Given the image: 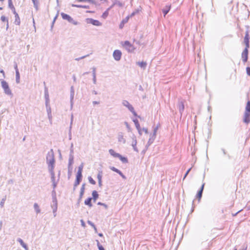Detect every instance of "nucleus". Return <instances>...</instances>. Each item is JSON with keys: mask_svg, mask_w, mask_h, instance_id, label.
Segmentation results:
<instances>
[{"mask_svg": "<svg viewBox=\"0 0 250 250\" xmlns=\"http://www.w3.org/2000/svg\"><path fill=\"white\" fill-rule=\"evenodd\" d=\"M117 139L118 142L125 144L126 143V139L125 138L124 133L119 132L117 134Z\"/></svg>", "mask_w": 250, "mask_h": 250, "instance_id": "obj_7", "label": "nucleus"}, {"mask_svg": "<svg viewBox=\"0 0 250 250\" xmlns=\"http://www.w3.org/2000/svg\"><path fill=\"white\" fill-rule=\"evenodd\" d=\"M80 181L76 180L74 185V189H75V188L80 184Z\"/></svg>", "mask_w": 250, "mask_h": 250, "instance_id": "obj_51", "label": "nucleus"}, {"mask_svg": "<svg viewBox=\"0 0 250 250\" xmlns=\"http://www.w3.org/2000/svg\"><path fill=\"white\" fill-rule=\"evenodd\" d=\"M62 18L63 20H67L69 22L72 23L73 24L75 25H77L79 24V22L75 21L71 17H70L69 15L65 14L64 13H62L61 14Z\"/></svg>", "mask_w": 250, "mask_h": 250, "instance_id": "obj_3", "label": "nucleus"}, {"mask_svg": "<svg viewBox=\"0 0 250 250\" xmlns=\"http://www.w3.org/2000/svg\"><path fill=\"white\" fill-rule=\"evenodd\" d=\"M82 179V173L77 172L76 175V180L81 181Z\"/></svg>", "mask_w": 250, "mask_h": 250, "instance_id": "obj_33", "label": "nucleus"}, {"mask_svg": "<svg viewBox=\"0 0 250 250\" xmlns=\"http://www.w3.org/2000/svg\"><path fill=\"white\" fill-rule=\"evenodd\" d=\"M0 19H1V20L2 21H3V22L6 21V22H8V19H7L6 17H5L4 16H2L1 17V18H0Z\"/></svg>", "mask_w": 250, "mask_h": 250, "instance_id": "obj_50", "label": "nucleus"}, {"mask_svg": "<svg viewBox=\"0 0 250 250\" xmlns=\"http://www.w3.org/2000/svg\"><path fill=\"white\" fill-rule=\"evenodd\" d=\"M87 223H88L89 225H90L92 227H93V229H94L95 231L96 232H97V228H96V227H95V225L94 224V223H92L91 221H89V220H88V221H87Z\"/></svg>", "mask_w": 250, "mask_h": 250, "instance_id": "obj_37", "label": "nucleus"}, {"mask_svg": "<svg viewBox=\"0 0 250 250\" xmlns=\"http://www.w3.org/2000/svg\"><path fill=\"white\" fill-rule=\"evenodd\" d=\"M247 73L249 76H250V67H247L246 68Z\"/></svg>", "mask_w": 250, "mask_h": 250, "instance_id": "obj_60", "label": "nucleus"}, {"mask_svg": "<svg viewBox=\"0 0 250 250\" xmlns=\"http://www.w3.org/2000/svg\"><path fill=\"white\" fill-rule=\"evenodd\" d=\"M60 174H61V172H60V171H59V173H58V180H57V181H58V180H59V179L60 176ZM57 183H58V182H55L52 183V186H53V189H55V188H56Z\"/></svg>", "mask_w": 250, "mask_h": 250, "instance_id": "obj_36", "label": "nucleus"}, {"mask_svg": "<svg viewBox=\"0 0 250 250\" xmlns=\"http://www.w3.org/2000/svg\"><path fill=\"white\" fill-rule=\"evenodd\" d=\"M91 200H92V198H88L86 200H85L84 204L86 205H87L89 207H91L92 206V204H91Z\"/></svg>", "mask_w": 250, "mask_h": 250, "instance_id": "obj_25", "label": "nucleus"}, {"mask_svg": "<svg viewBox=\"0 0 250 250\" xmlns=\"http://www.w3.org/2000/svg\"><path fill=\"white\" fill-rule=\"evenodd\" d=\"M44 97L45 99V105H49V97L48 90L46 88L45 89Z\"/></svg>", "mask_w": 250, "mask_h": 250, "instance_id": "obj_15", "label": "nucleus"}, {"mask_svg": "<svg viewBox=\"0 0 250 250\" xmlns=\"http://www.w3.org/2000/svg\"><path fill=\"white\" fill-rule=\"evenodd\" d=\"M245 112H250V101H248L247 102L245 108Z\"/></svg>", "mask_w": 250, "mask_h": 250, "instance_id": "obj_35", "label": "nucleus"}, {"mask_svg": "<svg viewBox=\"0 0 250 250\" xmlns=\"http://www.w3.org/2000/svg\"><path fill=\"white\" fill-rule=\"evenodd\" d=\"M170 9V6H169V5H167L165 8L163 9L162 11L164 13V17H165L166 14H167V13L169 12Z\"/></svg>", "mask_w": 250, "mask_h": 250, "instance_id": "obj_21", "label": "nucleus"}, {"mask_svg": "<svg viewBox=\"0 0 250 250\" xmlns=\"http://www.w3.org/2000/svg\"><path fill=\"white\" fill-rule=\"evenodd\" d=\"M248 56V50H247V49H245L242 53V60L244 62H245L247 61Z\"/></svg>", "mask_w": 250, "mask_h": 250, "instance_id": "obj_13", "label": "nucleus"}, {"mask_svg": "<svg viewBox=\"0 0 250 250\" xmlns=\"http://www.w3.org/2000/svg\"><path fill=\"white\" fill-rule=\"evenodd\" d=\"M133 122L135 124V126L137 129H139L140 128V126L139 123L137 119L133 120Z\"/></svg>", "mask_w": 250, "mask_h": 250, "instance_id": "obj_38", "label": "nucleus"}, {"mask_svg": "<svg viewBox=\"0 0 250 250\" xmlns=\"http://www.w3.org/2000/svg\"><path fill=\"white\" fill-rule=\"evenodd\" d=\"M46 162L48 166V169H54L55 158L54 154L52 149H50L47 153Z\"/></svg>", "mask_w": 250, "mask_h": 250, "instance_id": "obj_1", "label": "nucleus"}, {"mask_svg": "<svg viewBox=\"0 0 250 250\" xmlns=\"http://www.w3.org/2000/svg\"><path fill=\"white\" fill-rule=\"evenodd\" d=\"M178 108L180 113L182 114L184 110V104L182 102H179L178 104Z\"/></svg>", "mask_w": 250, "mask_h": 250, "instance_id": "obj_19", "label": "nucleus"}, {"mask_svg": "<svg viewBox=\"0 0 250 250\" xmlns=\"http://www.w3.org/2000/svg\"><path fill=\"white\" fill-rule=\"evenodd\" d=\"M122 104L126 107L128 110L131 112L134 116H137V114L135 111L133 107L126 100H123L122 101Z\"/></svg>", "mask_w": 250, "mask_h": 250, "instance_id": "obj_4", "label": "nucleus"}, {"mask_svg": "<svg viewBox=\"0 0 250 250\" xmlns=\"http://www.w3.org/2000/svg\"><path fill=\"white\" fill-rule=\"evenodd\" d=\"M85 184H83L82 186V187L81 188L80 193V198H82L83 195V193L84 192V189H85Z\"/></svg>", "mask_w": 250, "mask_h": 250, "instance_id": "obj_24", "label": "nucleus"}, {"mask_svg": "<svg viewBox=\"0 0 250 250\" xmlns=\"http://www.w3.org/2000/svg\"><path fill=\"white\" fill-rule=\"evenodd\" d=\"M73 121V114H72L71 116V121H70V126H69V128H70V129H72Z\"/></svg>", "mask_w": 250, "mask_h": 250, "instance_id": "obj_52", "label": "nucleus"}, {"mask_svg": "<svg viewBox=\"0 0 250 250\" xmlns=\"http://www.w3.org/2000/svg\"><path fill=\"white\" fill-rule=\"evenodd\" d=\"M142 131H144L146 134H147L148 133L147 129L146 128H143V129H142Z\"/></svg>", "mask_w": 250, "mask_h": 250, "instance_id": "obj_64", "label": "nucleus"}, {"mask_svg": "<svg viewBox=\"0 0 250 250\" xmlns=\"http://www.w3.org/2000/svg\"><path fill=\"white\" fill-rule=\"evenodd\" d=\"M46 111L47 113V114H49L51 113V107L49 105H46Z\"/></svg>", "mask_w": 250, "mask_h": 250, "instance_id": "obj_41", "label": "nucleus"}, {"mask_svg": "<svg viewBox=\"0 0 250 250\" xmlns=\"http://www.w3.org/2000/svg\"><path fill=\"white\" fill-rule=\"evenodd\" d=\"M20 76L19 71H17L16 72V81L17 83H20Z\"/></svg>", "mask_w": 250, "mask_h": 250, "instance_id": "obj_31", "label": "nucleus"}, {"mask_svg": "<svg viewBox=\"0 0 250 250\" xmlns=\"http://www.w3.org/2000/svg\"><path fill=\"white\" fill-rule=\"evenodd\" d=\"M118 158L124 163H126L128 162L127 159L126 157H123L120 154Z\"/></svg>", "mask_w": 250, "mask_h": 250, "instance_id": "obj_29", "label": "nucleus"}, {"mask_svg": "<svg viewBox=\"0 0 250 250\" xmlns=\"http://www.w3.org/2000/svg\"><path fill=\"white\" fill-rule=\"evenodd\" d=\"M119 174L124 179H126V177L123 174V173L120 171V172L119 173Z\"/></svg>", "mask_w": 250, "mask_h": 250, "instance_id": "obj_59", "label": "nucleus"}, {"mask_svg": "<svg viewBox=\"0 0 250 250\" xmlns=\"http://www.w3.org/2000/svg\"><path fill=\"white\" fill-rule=\"evenodd\" d=\"M108 15V12L107 11H105V12H104L102 15V17L104 18H105Z\"/></svg>", "mask_w": 250, "mask_h": 250, "instance_id": "obj_58", "label": "nucleus"}, {"mask_svg": "<svg viewBox=\"0 0 250 250\" xmlns=\"http://www.w3.org/2000/svg\"><path fill=\"white\" fill-rule=\"evenodd\" d=\"M74 97V90L73 86L71 87L70 89V106L71 108H72L73 105V99Z\"/></svg>", "mask_w": 250, "mask_h": 250, "instance_id": "obj_12", "label": "nucleus"}, {"mask_svg": "<svg viewBox=\"0 0 250 250\" xmlns=\"http://www.w3.org/2000/svg\"><path fill=\"white\" fill-rule=\"evenodd\" d=\"M103 176V171H99V172L97 175V179L98 181H102Z\"/></svg>", "mask_w": 250, "mask_h": 250, "instance_id": "obj_34", "label": "nucleus"}, {"mask_svg": "<svg viewBox=\"0 0 250 250\" xmlns=\"http://www.w3.org/2000/svg\"><path fill=\"white\" fill-rule=\"evenodd\" d=\"M123 46L129 52H133L135 49L134 46L128 41L125 42Z\"/></svg>", "mask_w": 250, "mask_h": 250, "instance_id": "obj_6", "label": "nucleus"}, {"mask_svg": "<svg viewBox=\"0 0 250 250\" xmlns=\"http://www.w3.org/2000/svg\"><path fill=\"white\" fill-rule=\"evenodd\" d=\"M71 6L72 7L83 8H85V9L88 8V6H86V5H77V4H72L71 5Z\"/></svg>", "mask_w": 250, "mask_h": 250, "instance_id": "obj_30", "label": "nucleus"}, {"mask_svg": "<svg viewBox=\"0 0 250 250\" xmlns=\"http://www.w3.org/2000/svg\"><path fill=\"white\" fill-rule=\"evenodd\" d=\"M92 76H93V82L94 84H96V68H92Z\"/></svg>", "mask_w": 250, "mask_h": 250, "instance_id": "obj_22", "label": "nucleus"}, {"mask_svg": "<svg viewBox=\"0 0 250 250\" xmlns=\"http://www.w3.org/2000/svg\"><path fill=\"white\" fill-rule=\"evenodd\" d=\"M243 122L247 124L250 123V112H245Z\"/></svg>", "mask_w": 250, "mask_h": 250, "instance_id": "obj_11", "label": "nucleus"}, {"mask_svg": "<svg viewBox=\"0 0 250 250\" xmlns=\"http://www.w3.org/2000/svg\"><path fill=\"white\" fill-rule=\"evenodd\" d=\"M122 56V52L119 50H115L113 53V56L114 59L118 61L120 60Z\"/></svg>", "mask_w": 250, "mask_h": 250, "instance_id": "obj_10", "label": "nucleus"}, {"mask_svg": "<svg viewBox=\"0 0 250 250\" xmlns=\"http://www.w3.org/2000/svg\"><path fill=\"white\" fill-rule=\"evenodd\" d=\"M74 156L72 154H70L69 157L68 162V170L70 172V170L72 169L71 166L73 164Z\"/></svg>", "mask_w": 250, "mask_h": 250, "instance_id": "obj_14", "label": "nucleus"}, {"mask_svg": "<svg viewBox=\"0 0 250 250\" xmlns=\"http://www.w3.org/2000/svg\"><path fill=\"white\" fill-rule=\"evenodd\" d=\"M86 22L87 23H90L95 26H101V23L98 20H94L91 18H87L86 19Z\"/></svg>", "mask_w": 250, "mask_h": 250, "instance_id": "obj_8", "label": "nucleus"}, {"mask_svg": "<svg viewBox=\"0 0 250 250\" xmlns=\"http://www.w3.org/2000/svg\"><path fill=\"white\" fill-rule=\"evenodd\" d=\"M88 181L90 183H91V184L92 185H95L96 184V182L95 181L92 179V178L91 177H89L88 178Z\"/></svg>", "mask_w": 250, "mask_h": 250, "instance_id": "obj_42", "label": "nucleus"}, {"mask_svg": "<svg viewBox=\"0 0 250 250\" xmlns=\"http://www.w3.org/2000/svg\"><path fill=\"white\" fill-rule=\"evenodd\" d=\"M109 168H110V169L111 170H112V171H114V172H117V173H118V174H119V173L120 172V171H121L120 170H119L118 169L116 168V167H109Z\"/></svg>", "mask_w": 250, "mask_h": 250, "instance_id": "obj_39", "label": "nucleus"}, {"mask_svg": "<svg viewBox=\"0 0 250 250\" xmlns=\"http://www.w3.org/2000/svg\"><path fill=\"white\" fill-rule=\"evenodd\" d=\"M109 154L115 158H118L120 156V154L116 152L113 149H110L109 150Z\"/></svg>", "mask_w": 250, "mask_h": 250, "instance_id": "obj_18", "label": "nucleus"}, {"mask_svg": "<svg viewBox=\"0 0 250 250\" xmlns=\"http://www.w3.org/2000/svg\"><path fill=\"white\" fill-rule=\"evenodd\" d=\"M34 208L35 212H36L37 214H38L41 212V209L40 208V207L37 203H34Z\"/></svg>", "mask_w": 250, "mask_h": 250, "instance_id": "obj_23", "label": "nucleus"}, {"mask_svg": "<svg viewBox=\"0 0 250 250\" xmlns=\"http://www.w3.org/2000/svg\"><path fill=\"white\" fill-rule=\"evenodd\" d=\"M48 171L51 175V179L52 183L57 182L55 180V172L54 171V169H49Z\"/></svg>", "mask_w": 250, "mask_h": 250, "instance_id": "obj_17", "label": "nucleus"}, {"mask_svg": "<svg viewBox=\"0 0 250 250\" xmlns=\"http://www.w3.org/2000/svg\"><path fill=\"white\" fill-rule=\"evenodd\" d=\"M137 64L139 65V66L143 68H145L146 66V63L144 62H138Z\"/></svg>", "mask_w": 250, "mask_h": 250, "instance_id": "obj_32", "label": "nucleus"}, {"mask_svg": "<svg viewBox=\"0 0 250 250\" xmlns=\"http://www.w3.org/2000/svg\"><path fill=\"white\" fill-rule=\"evenodd\" d=\"M47 115H48V118L50 123L51 124L52 123V114L51 113L49 114H47Z\"/></svg>", "mask_w": 250, "mask_h": 250, "instance_id": "obj_57", "label": "nucleus"}, {"mask_svg": "<svg viewBox=\"0 0 250 250\" xmlns=\"http://www.w3.org/2000/svg\"><path fill=\"white\" fill-rule=\"evenodd\" d=\"M140 10L139 9L135 10L134 11H133L130 15H129L130 17H132L134 16L135 15H136L137 13H138L139 12Z\"/></svg>", "mask_w": 250, "mask_h": 250, "instance_id": "obj_44", "label": "nucleus"}, {"mask_svg": "<svg viewBox=\"0 0 250 250\" xmlns=\"http://www.w3.org/2000/svg\"><path fill=\"white\" fill-rule=\"evenodd\" d=\"M5 201V198H3L1 200V201L0 203V206L1 208H2L3 207Z\"/></svg>", "mask_w": 250, "mask_h": 250, "instance_id": "obj_53", "label": "nucleus"}, {"mask_svg": "<svg viewBox=\"0 0 250 250\" xmlns=\"http://www.w3.org/2000/svg\"><path fill=\"white\" fill-rule=\"evenodd\" d=\"M125 125L127 129V130H128V132H130L131 131V128L130 126V125H129V124L127 123V122H125Z\"/></svg>", "mask_w": 250, "mask_h": 250, "instance_id": "obj_48", "label": "nucleus"}, {"mask_svg": "<svg viewBox=\"0 0 250 250\" xmlns=\"http://www.w3.org/2000/svg\"><path fill=\"white\" fill-rule=\"evenodd\" d=\"M34 7L37 10L38 9V1L37 0H34V1H32Z\"/></svg>", "mask_w": 250, "mask_h": 250, "instance_id": "obj_47", "label": "nucleus"}, {"mask_svg": "<svg viewBox=\"0 0 250 250\" xmlns=\"http://www.w3.org/2000/svg\"><path fill=\"white\" fill-rule=\"evenodd\" d=\"M130 137H131V146H132L133 150L135 151L138 152V149L136 146L137 143L136 137L134 134H132V136H130Z\"/></svg>", "mask_w": 250, "mask_h": 250, "instance_id": "obj_5", "label": "nucleus"}, {"mask_svg": "<svg viewBox=\"0 0 250 250\" xmlns=\"http://www.w3.org/2000/svg\"><path fill=\"white\" fill-rule=\"evenodd\" d=\"M1 85L5 94L7 95H12L8 83L4 80L1 81Z\"/></svg>", "mask_w": 250, "mask_h": 250, "instance_id": "obj_2", "label": "nucleus"}, {"mask_svg": "<svg viewBox=\"0 0 250 250\" xmlns=\"http://www.w3.org/2000/svg\"><path fill=\"white\" fill-rule=\"evenodd\" d=\"M83 163L81 164V165L78 167V170L77 172L82 173L83 169Z\"/></svg>", "mask_w": 250, "mask_h": 250, "instance_id": "obj_43", "label": "nucleus"}, {"mask_svg": "<svg viewBox=\"0 0 250 250\" xmlns=\"http://www.w3.org/2000/svg\"><path fill=\"white\" fill-rule=\"evenodd\" d=\"M81 225L82 226V227H83V228H85V224L83 220H81Z\"/></svg>", "mask_w": 250, "mask_h": 250, "instance_id": "obj_62", "label": "nucleus"}, {"mask_svg": "<svg viewBox=\"0 0 250 250\" xmlns=\"http://www.w3.org/2000/svg\"><path fill=\"white\" fill-rule=\"evenodd\" d=\"M156 134H155V133H152L150 135V138L154 140L155 138H156Z\"/></svg>", "mask_w": 250, "mask_h": 250, "instance_id": "obj_55", "label": "nucleus"}, {"mask_svg": "<svg viewBox=\"0 0 250 250\" xmlns=\"http://www.w3.org/2000/svg\"><path fill=\"white\" fill-rule=\"evenodd\" d=\"M98 205H101V206H104L105 208H107V206L104 204V203H101V202H98Z\"/></svg>", "mask_w": 250, "mask_h": 250, "instance_id": "obj_56", "label": "nucleus"}, {"mask_svg": "<svg viewBox=\"0 0 250 250\" xmlns=\"http://www.w3.org/2000/svg\"><path fill=\"white\" fill-rule=\"evenodd\" d=\"M154 141V140H153L151 139L150 138H149V140L146 145V147H147L148 146H149L150 145H151L153 143Z\"/></svg>", "mask_w": 250, "mask_h": 250, "instance_id": "obj_49", "label": "nucleus"}, {"mask_svg": "<svg viewBox=\"0 0 250 250\" xmlns=\"http://www.w3.org/2000/svg\"><path fill=\"white\" fill-rule=\"evenodd\" d=\"M17 241L20 243L21 245L25 249V250H28V248L27 245L24 243V242L21 238H18Z\"/></svg>", "mask_w": 250, "mask_h": 250, "instance_id": "obj_16", "label": "nucleus"}, {"mask_svg": "<svg viewBox=\"0 0 250 250\" xmlns=\"http://www.w3.org/2000/svg\"><path fill=\"white\" fill-rule=\"evenodd\" d=\"M92 195L93 196V199L94 200V201L95 202L98 197V194L97 192L95 190L93 191Z\"/></svg>", "mask_w": 250, "mask_h": 250, "instance_id": "obj_26", "label": "nucleus"}, {"mask_svg": "<svg viewBox=\"0 0 250 250\" xmlns=\"http://www.w3.org/2000/svg\"><path fill=\"white\" fill-rule=\"evenodd\" d=\"M204 185H205V184H203L202 185V187L201 188V189H200V190L198 191L197 194V198L200 199L202 197V193H203V189H204Z\"/></svg>", "mask_w": 250, "mask_h": 250, "instance_id": "obj_20", "label": "nucleus"}, {"mask_svg": "<svg viewBox=\"0 0 250 250\" xmlns=\"http://www.w3.org/2000/svg\"><path fill=\"white\" fill-rule=\"evenodd\" d=\"M15 23L16 24L19 25L20 24V19L18 14H16L15 16Z\"/></svg>", "mask_w": 250, "mask_h": 250, "instance_id": "obj_27", "label": "nucleus"}, {"mask_svg": "<svg viewBox=\"0 0 250 250\" xmlns=\"http://www.w3.org/2000/svg\"><path fill=\"white\" fill-rule=\"evenodd\" d=\"M8 6L10 9H14V5H13L12 0H8Z\"/></svg>", "mask_w": 250, "mask_h": 250, "instance_id": "obj_45", "label": "nucleus"}, {"mask_svg": "<svg viewBox=\"0 0 250 250\" xmlns=\"http://www.w3.org/2000/svg\"><path fill=\"white\" fill-rule=\"evenodd\" d=\"M113 5H118L119 7H122L123 4L122 2L117 0H114L113 1Z\"/></svg>", "mask_w": 250, "mask_h": 250, "instance_id": "obj_28", "label": "nucleus"}, {"mask_svg": "<svg viewBox=\"0 0 250 250\" xmlns=\"http://www.w3.org/2000/svg\"><path fill=\"white\" fill-rule=\"evenodd\" d=\"M57 17H58V15H57L54 18V20H53V21L52 22V26H51V27L52 28L53 26V25L54 24V22H55V21L56 20L57 18Z\"/></svg>", "mask_w": 250, "mask_h": 250, "instance_id": "obj_63", "label": "nucleus"}, {"mask_svg": "<svg viewBox=\"0 0 250 250\" xmlns=\"http://www.w3.org/2000/svg\"><path fill=\"white\" fill-rule=\"evenodd\" d=\"M69 139L71 140V129H69Z\"/></svg>", "mask_w": 250, "mask_h": 250, "instance_id": "obj_61", "label": "nucleus"}, {"mask_svg": "<svg viewBox=\"0 0 250 250\" xmlns=\"http://www.w3.org/2000/svg\"><path fill=\"white\" fill-rule=\"evenodd\" d=\"M130 18V16H127L125 19H124L122 21V23H123V24H124L125 23H126V22L128 21V20H129V19Z\"/></svg>", "mask_w": 250, "mask_h": 250, "instance_id": "obj_46", "label": "nucleus"}, {"mask_svg": "<svg viewBox=\"0 0 250 250\" xmlns=\"http://www.w3.org/2000/svg\"><path fill=\"white\" fill-rule=\"evenodd\" d=\"M51 207L52 209V211L55 212L57 211L58 209V203L56 197L55 196L52 197V203L51 205Z\"/></svg>", "mask_w": 250, "mask_h": 250, "instance_id": "obj_9", "label": "nucleus"}, {"mask_svg": "<svg viewBox=\"0 0 250 250\" xmlns=\"http://www.w3.org/2000/svg\"><path fill=\"white\" fill-rule=\"evenodd\" d=\"M244 42H249V37L248 32H247L244 38Z\"/></svg>", "mask_w": 250, "mask_h": 250, "instance_id": "obj_40", "label": "nucleus"}, {"mask_svg": "<svg viewBox=\"0 0 250 250\" xmlns=\"http://www.w3.org/2000/svg\"><path fill=\"white\" fill-rule=\"evenodd\" d=\"M191 167L189 168L187 171L186 172V173H185V175H184V177L183 178V180L186 178V177L187 176V175H188V174L189 173V171L191 170Z\"/></svg>", "mask_w": 250, "mask_h": 250, "instance_id": "obj_54", "label": "nucleus"}]
</instances>
